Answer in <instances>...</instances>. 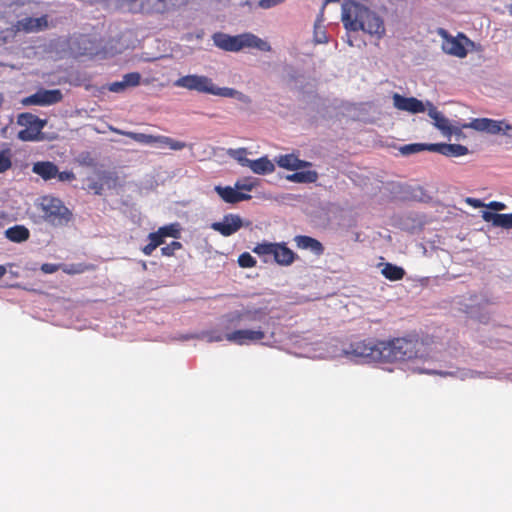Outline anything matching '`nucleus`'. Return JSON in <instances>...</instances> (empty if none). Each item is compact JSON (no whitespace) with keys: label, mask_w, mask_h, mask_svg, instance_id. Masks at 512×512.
<instances>
[{"label":"nucleus","mask_w":512,"mask_h":512,"mask_svg":"<svg viewBox=\"0 0 512 512\" xmlns=\"http://www.w3.org/2000/svg\"><path fill=\"white\" fill-rule=\"evenodd\" d=\"M384 362L423 359L428 356L427 345L417 336H407L383 341Z\"/></svg>","instance_id":"1"},{"label":"nucleus","mask_w":512,"mask_h":512,"mask_svg":"<svg viewBox=\"0 0 512 512\" xmlns=\"http://www.w3.org/2000/svg\"><path fill=\"white\" fill-rule=\"evenodd\" d=\"M212 38L214 44L225 51L237 52L243 48H255L266 52L271 50L269 43L252 33L230 36L225 33L218 32L215 33Z\"/></svg>","instance_id":"2"},{"label":"nucleus","mask_w":512,"mask_h":512,"mask_svg":"<svg viewBox=\"0 0 512 512\" xmlns=\"http://www.w3.org/2000/svg\"><path fill=\"white\" fill-rule=\"evenodd\" d=\"M38 208L44 220L53 226H65L72 219V212L59 198L53 196L41 197Z\"/></svg>","instance_id":"3"},{"label":"nucleus","mask_w":512,"mask_h":512,"mask_svg":"<svg viewBox=\"0 0 512 512\" xmlns=\"http://www.w3.org/2000/svg\"><path fill=\"white\" fill-rule=\"evenodd\" d=\"M47 121L40 119L38 116L24 112L17 117V124L24 127L17 134V138L21 141H39L42 139V130Z\"/></svg>","instance_id":"4"},{"label":"nucleus","mask_w":512,"mask_h":512,"mask_svg":"<svg viewBox=\"0 0 512 512\" xmlns=\"http://www.w3.org/2000/svg\"><path fill=\"white\" fill-rule=\"evenodd\" d=\"M381 340H362L350 345L347 354L367 362H384Z\"/></svg>","instance_id":"5"},{"label":"nucleus","mask_w":512,"mask_h":512,"mask_svg":"<svg viewBox=\"0 0 512 512\" xmlns=\"http://www.w3.org/2000/svg\"><path fill=\"white\" fill-rule=\"evenodd\" d=\"M368 8L353 0H344L342 3L341 20L344 27L349 31H359L362 27L361 21L368 14Z\"/></svg>","instance_id":"6"},{"label":"nucleus","mask_w":512,"mask_h":512,"mask_svg":"<svg viewBox=\"0 0 512 512\" xmlns=\"http://www.w3.org/2000/svg\"><path fill=\"white\" fill-rule=\"evenodd\" d=\"M175 86L185 88L191 91H197L199 93H206L217 96V92L220 87H217L211 78L204 75H186L178 78Z\"/></svg>","instance_id":"7"},{"label":"nucleus","mask_w":512,"mask_h":512,"mask_svg":"<svg viewBox=\"0 0 512 512\" xmlns=\"http://www.w3.org/2000/svg\"><path fill=\"white\" fill-rule=\"evenodd\" d=\"M463 127L488 132L490 134H499L502 132L503 134L512 136V126L503 120L498 121L489 118H478L468 124H464Z\"/></svg>","instance_id":"8"},{"label":"nucleus","mask_w":512,"mask_h":512,"mask_svg":"<svg viewBox=\"0 0 512 512\" xmlns=\"http://www.w3.org/2000/svg\"><path fill=\"white\" fill-rule=\"evenodd\" d=\"M443 36L442 49L445 53L458 58L466 57L467 49L465 46L471 44L469 38L462 33H459L457 37L448 36L445 31H443Z\"/></svg>","instance_id":"9"},{"label":"nucleus","mask_w":512,"mask_h":512,"mask_svg":"<svg viewBox=\"0 0 512 512\" xmlns=\"http://www.w3.org/2000/svg\"><path fill=\"white\" fill-rule=\"evenodd\" d=\"M265 338V332L261 329H239L229 332L225 339L236 345H247L252 342H258Z\"/></svg>","instance_id":"10"},{"label":"nucleus","mask_w":512,"mask_h":512,"mask_svg":"<svg viewBox=\"0 0 512 512\" xmlns=\"http://www.w3.org/2000/svg\"><path fill=\"white\" fill-rule=\"evenodd\" d=\"M63 94L59 89L46 90L40 89L36 93L26 97L23 100L25 105L48 106L60 102Z\"/></svg>","instance_id":"11"},{"label":"nucleus","mask_w":512,"mask_h":512,"mask_svg":"<svg viewBox=\"0 0 512 512\" xmlns=\"http://www.w3.org/2000/svg\"><path fill=\"white\" fill-rule=\"evenodd\" d=\"M122 12L131 14L154 15V0H116Z\"/></svg>","instance_id":"12"},{"label":"nucleus","mask_w":512,"mask_h":512,"mask_svg":"<svg viewBox=\"0 0 512 512\" xmlns=\"http://www.w3.org/2000/svg\"><path fill=\"white\" fill-rule=\"evenodd\" d=\"M243 226L242 219L237 214H226L221 222H213L211 228L222 236L228 237L236 233Z\"/></svg>","instance_id":"13"},{"label":"nucleus","mask_w":512,"mask_h":512,"mask_svg":"<svg viewBox=\"0 0 512 512\" xmlns=\"http://www.w3.org/2000/svg\"><path fill=\"white\" fill-rule=\"evenodd\" d=\"M14 27L17 32L31 33L42 31L48 27L47 16L43 15L39 18L26 17L18 20Z\"/></svg>","instance_id":"14"},{"label":"nucleus","mask_w":512,"mask_h":512,"mask_svg":"<svg viewBox=\"0 0 512 512\" xmlns=\"http://www.w3.org/2000/svg\"><path fill=\"white\" fill-rule=\"evenodd\" d=\"M393 104L398 110L407 111L413 114L425 111V106L422 101L415 97H404L398 93L393 95Z\"/></svg>","instance_id":"15"},{"label":"nucleus","mask_w":512,"mask_h":512,"mask_svg":"<svg viewBox=\"0 0 512 512\" xmlns=\"http://www.w3.org/2000/svg\"><path fill=\"white\" fill-rule=\"evenodd\" d=\"M361 24L362 27L359 28V30L370 35H377L378 38H380L385 33V27L382 19L370 9L368 10V14L365 15V19L361 21Z\"/></svg>","instance_id":"16"},{"label":"nucleus","mask_w":512,"mask_h":512,"mask_svg":"<svg viewBox=\"0 0 512 512\" xmlns=\"http://www.w3.org/2000/svg\"><path fill=\"white\" fill-rule=\"evenodd\" d=\"M267 314L268 313L264 308H247L242 311H236L228 315V321L234 324H237L242 320L261 321L265 318Z\"/></svg>","instance_id":"17"},{"label":"nucleus","mask_w":512,"mask_h":512,"mask_svg":"<svg viewBox=\"0 0 512 512\" xmlns=\"http://www.w3.org/2000/svg\"><path fill=\"white\" fill-rule=\"evenodd\" d=\"M189 4V0H154V15L177 12Z\"/></svg>","instance_id":"18"},{"label":"nucleus","mask_w":512,"mask_h":512,"mask_svg":"<svg viewBox=\"0 0 512 512\" xmlns=\"http://www.w3.org/2000/svg\"><path fill=\"white\" fill-rule=\"evenodd\" d=\"M431 152L447 157H460L468 153V148L461 144L434 143L430 144Z\"/></svg>","instance_id":"19"},{"label":"nucleus","mask_w":512,"mask_h":512,"mask_svg":"<svg viewBox=\"0 0 512 512\" xmlns=\"http://www.w3.org/2000/svg\"><path fill=\"white\" fill-rule=\"evenodd\" d=\"M296 257L297 255L287 247L286 243H275L273 258L277 264L289 266L295 261Z\"/></svg>","instance_id":"20"},{"label":"nucleus","mask_w":512,"mask_h":512,"mask_svg":"<svg viewBox=\"0 0 512 512\" xmlns=\"http://www.w3.org/2000/svg\"><path fill=\"white\" fill-rule=\"evenodd\" d=\"M215 190L226 203L234 204L251 199V195L239 192V190H237L236 188H232L230 186H216Z\"/></svg>","instance_id":"21"},{"label":"nucleus","mask_w":512,"mask_h":512,"mask_svg":"<svg viewBox=\"0 0 512 512\" xmlns=\"http://www.w3.org/2000/svg\"><path fill=\"white\" fill-rule=\"evenodd\" d=\"M32 172L48 181L56 178L57 165L50 161H38L33 164Z\"/></svg>","instance_id":"22"},{"label":"nucleus","mask_w":512,"mask_h":512,"mask_svg":"<svg viewBox=\"0 0 512 512\" xmlns=\"http://www.w3.org/2000/svg\"><path fill=\"white\" fill-rule=\"evenodd\" d=\"M482 218L484 221L492 223L495 227H502L505 229L512 228V213L498 214L490 211H483Z\"/></svg>","instance_id":"23"},{"label":"nucleus","mask_w":512,"mask_h":512,"mask_svg":"<svg viewBox=\"0 0 512 512\" xmlns=\"http://www.w3.org/2000/svg\"><path fill=\"white\" fill-rule=\"evenodd\" d=\"M276 163L279 167L287 170H298L311 165V163L301 160L293 154L280 155L276 159Z\"/></svg>","instance_id":"24"},{"label":"nucleus","mask_w":512,"mask_h":512,"mask_svg":"<svg viewBox=\"0 0 512 512\" xmlns=\"http://www.w3.org/2000/svg\"><path fill=\"white\" fill-rule=\"evenodd\" d=\"M297 247L300 249H309L316 255H321L324 252V247L320 241L306 235H298L295 237Z\"/></svg>","instance_id":"25"},{"label":"nucleus","mask_w":512,"mask_h":512,"mask_svg":"<svg viewBox=\"0 0 512 512\" xmlns=\"http://www.w3.org/2000/svg\"><path fill=\"white\" fill-rule=\"evenodd\" d=\"M428 115L434 120V125L444 134L451 135L453 133L449 120L432 104H430ZM454 133H457V131H454Z\"/></svg>","instance_id":"26"},{"label":"nucleus","mask_w":512,"mask_h":512,"mask_svg":"<svg viewBox=\"0 0 512 512\" xmlns=\"http://www.w3.org/2000/svg\"><path fill=\"white\" fill-rule=\"evenodd\" d=\"M248 167L256 174L265 175L274 172V164L267 158L261 157L256 160H245Z\"/></svg>","instance_id":"27"},{"label":"nucleus","mask_w":512,"mask_h":512,"mask_svg":"<svg viewBox=\"0 0 512 512\" xmlns=\"http://www.w3.org/2000/svg\"><path fill=\"white\" fill-rule=\"evenodd\" d=\"M5 237L14 243H22L29 239L30 231L24 225H14L5 230Z\"/></svg>","instance_id":"28"},{"label":"nucleus","mask_w":512,"mask_h":512,"mask_svg":"<svg viewBox=\"0 0 512 512\" xmlns=\"http://www.w3.org/2000/svg\"><path fill=\"white\" fill-rule=\"evenodd\" d=\"M116 132L120 135L126 136L135 142L141 143V144H157L158 141V135H150L145 133H138V132H132V131H121L116 130Z\"/></svg>","instance_id":"29"},{"label":"nucleus","mask_w":512,"mask_h":512,"mask_svg":"<svg viewBox=\"0 0 512 512\" xmlns=\"http://www.w3.org/2000/svg\"><path fill=\"white\" fill-rule=\"evenodd\" d=\"M286 179L295 183H313L318 179V173L313 170L297 171L287 175Z\"/></svg>","instance_id":"30"},{"label":"nucleus","mask_w":512,"mask_h":512,"mask_svg":"<svg viewBox=\"0 0 512 512\" xmlns=\"http://www.w3.org/2000/svg\"><path fill=\"white\" fill-rule=\"evenodd\" d=\"M381 273L390 281H399L405 276V270L402 267L391 263H386Z\"/></svg>","instance_id":"31"},{"label":"nucleus","mask_w":512,"mask_h":512,"mask_svg":"<svg viewBox=\"0 0 512 512\" xmlns=\"http://www.w3.org/2000/svg\"><path fill=\"white\" fill-rule=\"evenodd\" d=\"M217 96L235 98L245 104H250L252 102L248 95L229 87H220L217 92Z\"/></svg>","instance_id":"32"},{"label":"nucleus","mask_w":512,"mask_h":512,"mask_svg":"<svg viewBox=\"0 0 512 512\" xmlns=\"http://www.w3.org/2000/svg\"><path fill=\"white\" fill-rule=\"evenodd\" d=\"M13 152L10 147L0 150V174L5 173L12 167Z\"/></svg>","instance_id":"33"},{"label":"nucleus","mask_w":512,"mask_h":512,"mask_svg":"<svg viewBox=\"0 0 512 512\" xmlns=\"http://www.w3.org/2000/svg\"><path fill=\"white\" fill-rule=\"evenodd\" d=\"M157 144L166 145L171 150H175V151L182 150V149H184L186 147V143L185 142L178 141V140H175V139H173L171 137L163 136V135H158Z\"/></svg>","instance_id":"34"},{"label":"nucleus","mask_w":512,"mask_h":512,"mask_svg":"<svg viewBox=\"0 0 512 512\" xmlns=\"http://www.w3.org/2000/svg\"><path fill=\"white\" fill-rule=\"evenodd\" d=\"M161 234L165 237H172L175 239L180 238L181 236V226L179 223H171L159 228Z\"/></svg>","instance_id":"35"},{"label":"nucleus","mask_w":512,"mask_h":512,"mask_svg":"<svg viewBox=\"0 0 512 512\" xmlns=\"http://www.w3.org/2000/svg\"><path fill=\"white\" fill-rule=\"evenodd\" d=\"M424 150L431 151L430 144L413 143L400 148L401 153L404 155H410Z\"/></svg>","instance_id":"36"},{"label":"nucleus","mask_w":512,"mask_h":512,"mask_svg":"<svg viewBox=\"0 0 512 512\" xmlns=\"http://www.w3.org/2000/svg\"><path fill=\"white\" fill-rule=\"evenodd\" d=\"M274 248H275V243L263 242V243H258L252 249V251L259 256H267V255L273 256Z\"/></svg>","instance_id":"37"},{"label":"nucleus","mask_w":512,"mask_h":512,"mask_svg":"<svg viewBox=\"0 0 512 512\" xmlns=\"http://www.w3.org/2000/svg\"><path fill=\"white\" fill-rule=\"evenodd\" d=\"M88 265L83 263L61 265V269L64 273L69 275L81 274L88 270Z\"/></svg>","instance_id":"38"},{"label":"nucleus","mask_w":512,"mask_h":512,"mask_svg":"<svg viewBox=\"0 0 512 512\" xmlns=\"http://www.w3.org/2000/svg\"><path fill=\"white\" fill-rule=\"evenodd\" d=\"M257 185V182L251 178H244L242 180H238L235 183V188L241 191H252L253 188Z\"/></svg>","instance_id":"39"},{"label":"nucleus","mask_w":512,"mask_h":512,"mask_svg":"<svg viewBox=\"0 0 512 512\" xmlns=\"http://www.w3.org/2000/svg\"><path fill=\"white\" fill-rule=\"evenodd\" d=\"M256 260L248 252L240 254L238 257V264L242 268H252L256 266Z\"/></svg>","instance_id":"40"},{"label":"nucleus","mask_w":512,"mask_h":512,"mask_svg":"<svg viewBox=\"0 0 512 512\" xmlns=\"http://www.w3.org/2000/svg\"><path fill=\"white\" fill-rule=\"evenodd\" d=\"M123 80L127 88L136 87L140 84L141 75L138 72L127 73L123 76Z\"/></svg>","instance_id":"41"},{"label":"nucleus","mask_w":512,"mask_h":512,"mask_svg":"<svg viewBox=\"0 0 512 512\" xmlns=\"http://www.w3.org/2000/svg\"><path fill=\"white\" fill-rule=\"evenodd\" d=\"M183 245L179 241H172L170 244L161 248L163 256L171 257L175 254V251L182 249Z\"/></svg>","instance_id":"42"},{"label":"nucleus","mask_w":512,"mask_h":512,"mask_svg":"<svg viewBox=\"0 0 512 512\" xmlns=\"http://www.w3.org/2000/svg\"><path fill=\"white\" fill-rule=\"evenodd\" d=\"M149 241L153 243L156 247L162 245L165 242L164 236L161 234L159 229L156 232H152L148 235Z\"/></svg>","instance_id":"43"},{"label":"nucleus","mask_w":512,"mask_h":512,"mask_svg":"<svg viewBox=\"0 0 512 512\" xmlns=\"http://www.w3.org/2000/svg\"><path fill=\"white\" fill-rule=\"evenodd\" d=\"M56 178L60 182L72 181V180L75 179V174L72 171H62V172H60L57 169Z\"/></svg>","instance_id":"44"},{"label":"nucleus","mask_w":512,"mask_h":512,"mask_svg":"<svg viewBox=\"0 0 512 512\" xmlns=\"http://www.w3.org/2000/svg\"><path fill=\"white\" fill-rule=\"evenodd\" d=\"M109 91L114 93H120L127 89L126 84L124 83V80L113 82L108 87Z\"/></svg>","instance_id":"45"},{"label":"nucleus","mask_w":512,"mask_h":512,"mask_svg":"<svg viewBox=\"0 0 512 512\" xmlns=\"http://www.w3.org/2000/svg\"><path fill=\"white\" fill-rule=\"evenodd\" d=\"M284 1L285 0H259L258 1V6L263 8V9H269V8H272V7L276 6V5L281 4Z\"/></svg>","instance_id":"46"},{"label":"nucleus","mask_w":512,"mask_h":512,"mask_svg":"<svg viewBox=\"0 0 512 512\" xmlns=\"http://www.w3.org/2000/svg\"><path fill=\"white\" fill-rule=\"evenodd\" d=\"M59 268H61L60 265L52 264V263H44L41 266V271L46 274H52V273H55Z\"/></svg>","instance_id":"47"},{"label":"nucleus","mask_w":512,"mask_h":512,"mask_svg":"<svg viewBox=\"0 0 512 512\" xmlns=\"http://www.w3.org/2000/svg\"><path fill=\"white\" fill-rule=\"evenodd\" d=\"M245 155H246V150L239 149L235 152L234 158H236L242 166L248 167V164L245 163V160H249V159Z\"/></svg>","instance_id":"48"},{"label":"nucleus","mask_w":512,"mask_h":512,"mask_svg":"<svg viewBox=\"0 0 512 512\" xmlns=\"http://www.w3.org/2000/svg\"><path fill=\"white\" fill-rule=\"evenodd\" d=\"M488 208L495 211H502L506 209V205L502 202L492 201L486 205Z\"/></svg>","instance_id":"49"},{"label":"nucleus","mask_w":512,"mask_h":512,"mask_svg":"<svg viewBox=\"0 0 512 512\" xmlns=\"http://www.w3.org/2000/svg\"><path fill=\"white\" fill-rule=\"evenodd\" d=\"M466 203L474 208H480V207H483L485 206V204L479 200V199H476V198H471V197H468L466 198Z\"/></svg>","instance_id":"50"},{"label":"nucleus","mask_w":512,"mask_h":512,"mask_svg":"<svg viewBox=\"0 0 512 512\" xmlns=\"http://www.w3.org/2000/svg\"><path fill=\"white\" fill-rule=\"evenodd\" d=\"M157 247L155 245H153V243L151 241H149V243L147 245H145L143 248H142V252L146 255V256H150L154 250L156 249Z\"/></svg>","instance_id":"51"},{"label":"nucleus","mask_w":512,"mask_h":512,"mask_svg":"<svg viewBox=\"0 0 512 512\" xmlns=\"http://www.w3.org/2000/svg\"><path fill=\"white\" fill-rule=\"evenodd\" d=\"M223 336L222 335H216V336H210L209 337V341L210 342H213V341H216V342H219V341H222L223 340Z\"/></svg>","instance_id":"52"},{"label":"nucleus","mask_w":512,"mask_h":512,"mask_svg":"<svg viewBox=\"0 0 512 512\" xmlns=\"http://www.w3.org/2000/svg\"><path fill=\"white\" fill-rule=\"evenodd\" d=\"M316 41H317L318 43H325V42H327V39H326L325 34L323 33L322 37H319V38L317 37V38H316Z\"/></svg>","instance_id":"53"},{"label":"nucleus","mask_w":512,"mask_h":512,"mask_svg":"<svg viewBox=\"0 0 512 512\" xmlns=\"http://www.w3.org/2000/svg\"><path fill=\"white\" fill-rule=\"evenodd\" d=\"M6 268L3 265H0V279L5 275Z\"/></svg>","instance_id":"54"},{"label":"nucleus","mask_w":512,"mask_h":512,"mask_svg":"<svg viewBox=\"0 0 512 512\" xmlns=\"http://www.w3.org/2000/svg\"><path fill=\"white\" fill-rule=\"evenodd\" d=\"M94 53H95V52H94L92 49H90L89 51H86V50H85L82 54H84V55H88V54H89V55H92V54H94Z\"/></svg>","instance_id":"55"},{"label":"nucleus","mask_w":512,"mask_h":512,"mask_svg":"<svg viewBox=\"0 0 512 512\" xmlns=\"http://www.w3.org/2000/svg\"><path fill=\"white\" fill-rule=\"evenodd\" d=\"M3 102H4V96L2 93H0V108L2 107Z\"/></svg>","instance_id":"56"},{"label":"nucleus","mask_w":512,"mask_h":512,"mask_svg":"<svg viewBox=\"0 0 512 512\" xmlns=\"http://www.w3.org/2000/svg\"><path fill=\"white\" fill-rule=\"evenodd\" d=\"M507 9H508L510 16H512V4L508 5Z\"/></svg>","instance_id":"57"},{"label":"nucleus","mask_w":512,"mask_h":512,"mask_svg":"<svg viewBox=\"0 0 512 512\" xmlns=\"http://www.w3.org/2000/svg\"><path fill=\"white\" fill-rule=\"evenodd\" d=\"M81 42L85 44L86 42H90L86 37L81 38Z\"/></svg>","instance_id":"58"},{"label":"nucleus","mask_w":512,"mask_h":512,"mask_svg":"<svg viewBox=\"0 0 512 512\" xmlns=\"http://www.w3.org/2000/svg\"><path fill=\"white\" fill-rule=\"evenodd\" d=\"M315 35L317 36H321V33H318V32H315Z\"/></svg>","instance_id":"59"},{"label":"nucleus","mask_w":512,"mask_h":512,"mask_svg":"<svg viewBox=\"0 0 512 512\" xmlns=\"http://www.w3.org/2000/svg\"><path fill=\"white\" fill-rule=\"evenodd\" d=\"M315 35L317 36H321V33H318V32H315Z\"/></svg>","instance_id":"60"}]
</instances>
